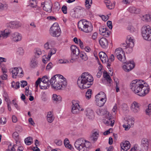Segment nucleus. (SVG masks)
I'll return each mask as SVG.
<instances>
[{
    "label": "nucleus",
    "instance_id": "nucleus-1",
    "mask_svg": "<svg viewBox=\"0 0 151 151\" xmlns=\"http://www.w3.org/2000/svg\"><path fill=\"white\" fill-rule=\"evenodd\" d=\"M130 87L134 93L141 96H145L150 91L148 85L142 80L132 81L130 84Z\"/></svg>",
    "mask_w": 151,
    "mask_h": 151
},
{
    "label": "nucleus",
    "instance_id": "nucleus-2",
    "mask_svg": "<svg viewBox=\"0 0 151 151\" xmlns=\"http://www.w3.org/2000/svg\"><path fill=\"white\" fill-rule=\"evenodd\" d=\"M93 79L91 75L88 72L83 73L77 80V84L81 89H87L93 84Z\"/></svg>",
    "mask_w": 151,
    "mask_h": 151
},
{
    "label": "nucleus",
    "instance_id": "nucleus-3",
    "mask_svg": "<svg viewBox=\"0 0 151 151\" xmlns=\"http://www.w3.org/2000/svg\"><path fill=\"white\" fill-rule=\"evenodd\" d=\"M57 75L53 76L50 80V82L52 88L60 90L65 88L67 82L66 81H61L59 78H56Z\"/></svg>",
    "mask_w": 151,
    "mask_h": 151
},
{
    "label": "nucleus",
    "instance_id": "nucleus-4",
    "mask_svg": "<svg viewBox=\"0 0 151 151\" xmlns=\"http://www.w3.org/2000/svg\"><path fill=\"white\" fill-rule=\"evenodd\" d=\"M91 145L89 142L82 138L77 139L74 144L75 148L79 151H88Z\"/></svg>",
    "mask_w": 151,
    "mask_h": 151
},
{
    "label": "nucleus",
    "instance_id": "nucleus-5",
    "mask_svg": "<svg viewBox=\"0 0 151 151\" xmlns=\"http://www.w3.org/2000/svg\"><path fill=\"white\" fill-rule=\"evenodd\" d=\"M79 29L85 32H91L93 30V26L90 22L85 19H82L79 21L78 24Z\"/></svg>",
    "mask_w": 151,
    "mask_h": 151
},
{
    "label": "nucleus",
    "instance_id": "nucleus-6",
    "mask_svg": "<svg viewBox=\"0 0 151 151\" xmlns=\"http://www.w3.org/2000/svg\"><path fill=\"white\" fill-rule=\"evenodd\" d=\"M142 35L143 38L148 41H151V28L149 25H144L142 28Z\"/></svg>",
    "mask_w": 151,
    "mask_h": 151
},
{
    "label": "nucleus",
    "instance_id": "nucleus-7",
    "mask_svg": "<svg viewBox=\"0 0 151 151\" xmlns=\"http://www.w3.org/2000/svg\"><path fill=\"white\" fill-rule=\"evenodd\" d=\"M50 35L54 37H58L61 34V30L58 24L57 23H54L50 28Z\"/></svg>",
    "mask_w": 151,
    "mask_h": 151
},
{
    "label": "nucleus",
    "instance_id": "nucleus-8",
    "mask_svg": "<svg viewBox=\"0 0 151 151\" xmlns=\"http://www.w3.org/2000/svg\"><path fill=\"white\" fill-rule=\"evenodd\" d=\"M114 55L118 59L123 63H125L126 62V57L122 49L119 48L116 49L115 51Z\"/></svg>",
    "mask_w": 151,
    "mask_h": 151
},
{
    "label": "nucleus",
    "instance_id": "nucleus-9",
    "mask_svg": "<svg viewBox=\"0 0 151 151\" xmlns=\"http://www.w3.org/2000/svg\"><path fill=\"white\" fill-rule=\"evenodd\" d=\"M72 52L71 54V59L70 60V62L73 63L76 59L77 58L78 55H79L80 51L78 48L75 45H72L70 47Z\"/></svg>",
    "mask_w": 151,
    "mask_h": 151
},
{
    "label": "nucleus",
    "instance_id": "nucleus-10",
    "mask_svg": "<svg viewBox=\"0 0 151 151\" xmlns=\"http://www.w3.org/2000/svg\"><path fill=\"white\" fill-rule=\"evenodd\" d=\"M72 105L71 106V112L73 114L78 113L80 111V105L75 101H73L72 102Z\"/></svg>",
    "mask_w": 151,
    "mask_h": 151
},
{
    "label": "nucleus",
    "instance_id": "nucleus-11",
    "mask_svg": "<svg viewBox=\"0 0 151 151\" xmlns=\"http://www.w3.org/2000/svg\"><path fill=\"white\" fill-rule=\"evenodd\" d=\"M11 37V39L15 42L20 41L22 38L21 34L17 32H15L12 33Z\"/></svg>",
    "mask_w": 151,
    "mask_h": 151
},
{
    "label": "nucleus",
    "instance_id": "nucleus-12",
    "mask_svg": "<svg viewBox=\"0 0 151 151\" xmlns=\"http://www.w3.org/2000/svg\"><path fill=\"white\" fill-rule=\"evenodd\" d=\"M133 61H130L129 63H125L126 64L123 66L124 70L127 72H129L135 66V65Z\"/></svg>",
    "mask_w": 151,
    "mask_h": 151
},
{
    "label": "nucleus",
    "instance_id": "nucleus-13",
    "mask_svg": "<svg viewBox=\"0 0 151 151\" xmlns=\"http://www.w3.org/2000/svg\"><path fill=\"white\" fill-rule=\"evenodd\" d=\"M43 5V9L44 10L48 12H50L52 11V4L50 1H45L43 4L42 3V5Z\"/></svg>",
    "mask_w": 151,
    "mask_h": 151
},
{
    "label": "nucleus",
    "instance_id": "nucleus-14",
    "mask_svg": "<svg viewBox=\"0 0 151 151\" xmlns=\"http://www.w3.org/2000/svg\"><path fill=\"white\" fill-rule=\"evenodd\" d=\"M100 34L106 37H108L110 35V32L108 29L104 27H100L99 28Z\"/></svg>",
    "mask_w": 151,
    "mask_h": 151
},
{
    "label": "nucleus",
    "instance_id": "nucleus-15",
    "mask_svg": "<svg viewBox=\"0 0 151 151\" xmlns=\"http://www.w3.org/2000/svg\"><path fill=\"white\" fill-rule=\"evenodd\" d=\"M130 144L128 141L122 142L120 144L121 151H127L130 147Z\"/></svg>",
    "mask_w": 151,
    "mask_h": 151
},
{
    "label": "nucleus",
    "instance_id": "nucleus-16",
    "mask_svg": "<svg viewBox=\"0 0 151 151\" xmlns=\"http://www.w3.org/2000/svg\"><path fill=\"white\" fill-rule=\"evenodd\" d=\"M11 33V31L6 29L5 30L0 32V40L7 38Z\"/></svg>",
    "mask_w": 151,
    "mask_h": 151
},
{
    "label": "nucleus",
    "instance_id": "nucleus-17",
    "mask_svg": "<svg viewBox=\"0 0 151 151\" xmlns=\"http://www.w3.org/2000/svg\"><path fill=\"white\" fill-rule=\"evenodd\" d=\"M99 44L102 48L105 49L107 47L108 42L106 38L104 37L101 38L99 41Z\"/></svg>",
    "mask_w": 151,
    "mask_h": 151
},
{
    "label": "nucleus",
    "instance_id": "nucleus-18",
    "mask_svg": "<svg viewBox=\"0 0 151 151\" xmlns=\"http://www.w3.org/2000/svg\"><path fill=\"white\" fill-rule=\"evenodd\" d=\"M131 109L134 112H137L139 110V104L136 101H134L131 104Z\"/></svg>",
    "mask_w": 151,
    "mask_h": 151
},
{
    "label": "nucleus",
    "instance_id": "nucleus-19",
    "mask_svg": "<svg viewBox=\"0 0 151 151\" xmlns=\"http://www.w3.org/2000/svg\"><path fill=\"white\" fill-rule=\"evenodd\" d=\"M85 113L87 117L90 119H92L94 116L93 111L90 108L86 109L85 111Z\"/></svg>",
    "mask_w": 151,
    "mask_h": 151
},
{
    "label": "nucleus",
    "instance_id": "nucleus-20",
    "mask_svg": "<svg viewBox=\"0 0 151 151\" xmlns=\"http://www.w3.org/2000/svg\"><path fill=\"white\" fill-rule=\"evenodd\" d=\"M148 140L145 138H144L141 140V147L143 148L145 150H147L148 148Z\"/></svg>",
    "mask_w": 151,
    "mask_h": 151
},
{
    "label": "nucleus",
    "instance_id": "nucleus-21",
    "mask_svg": "<svg viewBox=\"0 0 151 151\" xmlns=\"http://www.w3.org/2000/svg\"><path fill=\"white\" fill-rule=\"evenodd\" d=\"M99 55L102 62H106L108 60V58L107 55L105 52H101L99 54Z\"/></svg>",
    "mask_w": 151,
    "mask_h": 151
},
{
    "label": "nucleus",
    "instance_id": "nucleus-22",
    "mask_svg": "<svg viewBox=\"0 0 151 151\" xmlns=\"http://www.w3.org/2000/svg\"><path fill=\"white\" fill-rule=\"evenodd\" d=\"M106 99H96V104L98 106L101 107L103 106L106 101Z\"/></svg>",
    "mask_w": 151,
    "mask_h": 151
},
{
    "label": "nucleus",
    "instance_id": "nucleus-23",
    "mask_svg": "<svg viewBox=\"0 0 151 151\" xmlns=\"http://www.w3.org/2000/svg\"><path fill=\"white\" fill-rule=\"evenodd\" d=\"M52 99L55 103H59L61 101L62 98L60 96L57 95L56 94L52 95Z\"/></svg>",
    "mask_w": 151,
    "mask_h": 151
},
{
    "label": "nucleus",
    "instance_id": "nucleus-24",
    "mask_svg": "<svg viewBox=\"0 0 151 151\" xmlns=\"http://www.w3.org/2000/svg\"><path fill=\"white\" fill-rule=\"evenodd\" d=\"M96 112L99 115H103L106 114L107 111L105 109H101V108H99L97 109Z\"/></svg>",
    "mask_w": 151,
    "mask_h": 151
},
{
    "label": "nucleus",
    "instance_id": "nucleus-25",
    "mask_svg": "<svg viewBox=\"0 0 151 151\" xmlns=\"http://www.w3.org/2000/svg\"><path fill=\"white\" fill-rule=\"evenodd\" d=\"M128 11L131 13L138 14L140 12L139 9H136L135 7L130 6L128 9Z\"/></svg>",
    "mask_w": 151,
    "mask_h": 151
},
{
    "label": "nucleus",
    "instance_id": "nucleus-26",
    "mask_svg": "<svg viewBox=\"0 0 151 151\" xmlns=\"http://www.w3.org/2000/svg\"><path fill=\"white\" fill-rule=\"evenodd\" d=\"M123 49L126 53H131L132 51V47H131L130 46H128V45H126V44H123Z\"/></svg>",
    "mask_w": 151,
    "mask_h": 151
},
{
    "label": "nucleus",
    "instance_id": "nucleus-27",
    "mask_svg": "<svg viewBox=\"0 0 151 151\" xmlns=\"http://www.w3.org/2000/svg\"><path fill=\"white\" fill-rule=\"evenodd\" d=\"M96 99H106V94L103 92H100L96 96Z\"/></svg>",
    "mask_w": 151,
    "mask_h": 151
},
{
    "label": "nucleus",
    "instance_id": "nucleus-28",
    "mask_svg": "<svg viewBox=\"0 0 151 151\" xmlns=\"http://www.w3.org/2000/svg\"><path fill=\"white\" fill-rule=\"evenodd\" d=\"M60 8V6L59 3L56 2L55 3L53 9L54 12H57Z\"/></svg>",
    "mask_w": 151,
    "mask_h": 151
},
{
    "label": "nucleus",
    "instance_id": "nucleus-29",
    "mask_svg": "<svg viewBox=\"0 0 151 151\" xmlns=\"http://www.w3.org/2000/svg\"><path fill=\"white\" fill-rule=\"evenodd\" d=\"M69 142L67 138L65 139L64 141V144L65 147H68L70 150H72L73 149L71 145L69 144Z\"/></svg>",
    "mask_w": 151,
    "mask_h": 151
},
{
    "label": "nucleus",
    "instance_id": "nucleus-30",
    "mask_svg": "<svg viewBox=\"0 0 151 151\" xmlns=\"http://www.w3.org/2000/svg\"><path fill=\"white\" fill-rule=\"evenodd\" d=\"M32 138L31 137H29L25 139L24 142L26 144L29 145L32 143Z\"/></svg>",
    "mask_w": 151,
    "mask_h": 151
},
{
    "label": "nucleus",
    "instance_id": "nucleus-31",
    "mask_svg": "<svg viewBox=\"0 0 151 151\" xmlns=\"http://www.w3.org/2000/svg\"><path fill=\"white\" fill-rule=\"evenodd\" d=\"M40 87L41 89H47L49 86L48 83L41 82L40 85Z\"/></svg>",
    "mask_w": 151,
    "mask_h": 151
},
{
    "label": "nucleus",
    "instance_id": "nucleus-32",
    "mask_svg": "<svg viewBox=\"0 0 151 151\" xmlns=\"http://www.w3.org/2000/svg\"><path fill=\"white\" fill-rule=\"evenodd\" d=\"M17 75L18 76L22 77L24 75L23 71L22 68L20 67L17 68Z\"/></svg>",
    "mask_w": 151,
    "mask_h": 151
},
{
    "label": "nucleus",
    "instance_id": "nucleus-33",
    "mask_svg": "<svg viewBox=\"0 0 151 151\" xmlns=\"http://www.w3.org/2000/svg\"><path fill=\"white\" fill-rule=\"evenodd\" d=\"M80 56L82 60L84 61H86L88 60V57L84 52H81L80 53Z\"/></svg>",
    "mask_w": 151,
    "mask_h": 151
},
{
    "label": "nucleus",
    "instance_id": "nucleus-34",
    "mask_svg": "<svg viewBox=\"0 0 151 151\" xmlns=\"http://www.w3.org/2000/svg\"><path fill=\"white\" fill-rule=\"evenodd\" d=\"M142 19L143 21L145 22H149L151 20L150 16L148 14H146L143 16Z\"/></svg>",
    "mask_w": 151,
    "mask_h": 151
},
{
    "label": "nucleus",
    "instance_id": "nucleus-35",
    "mask_svg": "<svg viewBox=\"0 0 151 151\" xmlns=\"http://www.w3.org/2000/svg\"><path fill=\"white\" fill-rule=\"evenodd\" d=\"M104 3L107 8L109 9H112L114 6L110 5V1L109 0H105Z\"/></svg>",
    "mask_w": 151,
    "mask_h": 151
},
{
    "label": "nucleus",
    "instance_id": "nucleus-36",
    "mask_svg": "<svg viewBox=\"0 0 151 151\" xmlns=\"http://www.w3.org/2000/svg\"><path fill=\"white\" fill-rule=\"evenodd\" d=\"M56 50L55 49H51L48 55V59H50V57L52 55L55 53Z\"/></svg>",
    "mask_w": 151,
    "mask_h": 151
},
{
    "label": "nucleus",
    "instance_id": "nucleus-37",
    "mask_svg": "<svg viewBox=\"0 0 151 151\" xmlns=\"http://www.w3.org/2000/svg\"><path fill=\"white\" fill-rule=\"evenodd\" d=\"M92 94V90L90 89H88L86 94V97L88 99H89L91 98Z\"/></svg>",
    "mask_w": 151,
    "mask_h": 151
},
{
    "label": "nucleus",
    "instance_id": "nucleus-38",
    "mask_svg": "<svg viewBox=\"0 0 151 151\" xmlns=\"http://www.w3.org/2000/svg\"><path fill=\"white\" fill-rule=\"evenodd\" d=\"M92 0H86L85 5L86 7L88 9H89L90 7L91 4H92Z\"/></svg>",
    "mask_w": 151,
    "mask_h": 151
},
{
    "label": "nucleus",
    "instance_id": "nucleus-39",
    "mask_svg": "<svg viewBox=\"0 0 151 151\" xmlns=\"http://www.w3.org/2000/svg\"><path fill=\"white\" fill-rule=\"evenodd\" d=\"M127 45L128 46H130L131 47H133L134 46V42L133 39L128 40L127 42Z\"/></svg>",
    "mask_w": 151,
    "mask_h": 151
},
{
    "label": "nucleus",
    "instance_id": "nucleus-40",
    "mask_svg": "<svg viewBox=\"0 0 151 151\" xmlns=\"http://www.w3.org/2000/svg\"><path fill=\"white\" fill-rule=\"evenodd\" d=\"M146 114L149 116L151 115V104H149L148 108L146 110Z\"/></svg>",
    "mask_w": 151,
    "mask_h": 151
},
{
    "label": "nucleus",
    "instance_id": "nucleus-41",
    "mask_svg": "<svg viewBox=\"0 0 151 151\" xmlns=\"http://www.w3.org/2000/svg\"><path fill=\"white\" fill-rule=\"evenodd\" d=\"M30 6L32 7H35L37 6L36 0H30Z\"/></svg>",
    "mask_w": 151,
    "mask_h": 151
},
{
    "label": "nucleus",
    "instance_id": "nucleus-42",
    "mask_svg": "<svg viewBox=\"0 0 151 151\" xmlns=\"http://www.w3.org/2000/svg\"><path fill=\"white\" fill-rule=\"evenodd\" d=\"M37 64V60L35 58H33L31 61V66L32 68L35 67Z\"/></svg>",
    "mask_w": 151,
    "mask_h": 151
},
{
    "label": "nucleus",
    "instance_id": "nucleus-43",
    "mask_svg": "<svg viewBox=\"0 0 151 151\" xmlns=\"http://www.w3.org/2000/svg\"><path fill=\"white\" fill-rule=\"evenodd\" d=\"M35 54V57L36 58H39L40 55H41L42 54V52L41 50L39 49H37L36 51Z\"/></svg>",
    "mask_w": 151,
    "mask_h": 151
},
{
    "label": "nucleus",
    "instance_id": "nucleus-44",
    "mask_svg": "<svg viewBox=\"0 0 151 151\" xmlns=\"http://www.w3.org/2000/svg\"><path fill=\"white\" fill-rule=\"evenodd\" d=\"M13 137L15 139L16 142H18L19 140V135L17 132H14L13 134Z\"/></svg>",
    "mask_w": 151,
    "mask_h": 151
},
{
    "label": "nucleus",
    "instance_id": "nucleus-45",
    "mask_svg": "<svg viewBox=\"0 0 151 151\" xmlns=\"http://www.w3.org/2000/svg\"><path fill=\"white\" fill-rule=\"evenodd\" d=\"M49 81L48 78L46 76H44L41 79V82L47 83L48 84Z\"/></svg>",
    "mask_w": 151,
    "mask_h": 151
},
{
    "label": "nucleus",
    "instance_id": "nucleus-46",
    "mask_svg": "<svg viewBox=\"0 0 151 151\" xmlns=\"http://www.w3.org/2000/svg\"><path fill=\"white\" fill-rule=\"evenodd\" d=\"M17 67L14 68L11 71L12 74L13 75L12 76V77L13 78H14V76H16L17 75Z\"/></svg>",
    "mask_w": 151,
    "mask_h": 151
},
{
    "label": "nucleus",
    "instance_id": "nucleus-47",
    "mask_svg": "<svg viewBox=\"0 0 151 151\" xmlns=\"http://www.w3.org/2000/svg\"><path fill=\"white\" fill-rule=\"evenodd\" d=\"M134 118H133L128 119L127 121L128 124H129L130 125H133L134 123Z\"/></svg>",
    "mask_w": 151,
    "mask_h": 151
},
{
    "label": "nucleus",
    "instance_id": "nucleus-48",
    "mask_svg": "<svg viewBox=\"0 0 151 151\" xmlns=\"http://www.w3.org/2000/svg\"><path fill=\"white\" fill-rule=\"evenodd\" d=\"M112 117H113L112 116L111 117H110L107 120L110 123V125L111 126H113L114 123V120L113 119L112 120Z\"/></svg>",
    "mask_w": 151,
    "mask_h": 151
},
{
    "label": "nucleus",
    "instance_id": "nucleus-49",
    "mask_svg": "<svg viewBox=\"0 0 151 151\" xmlns=\"http://www.w3.org/2000/svg\"><path fill=\"white\" fill-rule=\"evenodd\" d=\"M127 30L130 32H132L135 31V29L132 26H129L127 28Z\"/></svg>",
    "mask_w": 151,
    "mask_h": 151
},
{
    "label": "nucleus",
    "instance_id": "nucleus-50",
    "mask_svg": "<svg viewBox=\"0 0 151 151\" xmlns=\"http://www.w3.org/2000/svg\"><path fill=\"white\" fill-rule=\"evenodd\" d=\"M15 22H10L8 24V27H9L10 28H14V24Z\"/></svg>",
    "mask_w": 151,
    "mask_h": 151
},
{
    "label": "nucleus",
    "instance_id": "nucleus-51",
    "mask_svg": "<svg viewBox=\"0 0 151 151\" xmlns=\"http://www.w3.org/2000/svg\"><path fill=\"white\" fill-rule=\"evenodd\" d=\"M6 122V119L4 117H1L0 120V122L1 124L3 123V124H5Z\"/></svg>",
    "mask_w": 151,
    "mask_h": 151
},
{
    "label": "nucleus",
    "instance_id": "nucleus-52",
    "mask_svg": "<svg viewBox=\"0 0 151 151\" xmlns=\"http://www.w3.org/2000/svg\"><path fill=\"white\" fill-rule=\"evenodd\" d=\"M107 25L109 29H111L112 28V23L111 21H108L107 22Z\"/></svg>",
    "mask_w": 151,
    "mask_h": 151
},
{
    "label": "nucleus",
    "instance_id": "nucleus-53",
    "mask_svg": "<svg viewBox=\"0 0 151 151\" xmlns=\"http://www.w3.org/2000/svg\"><path fill=\"white\" fill-rule=\"evenodd\" d=\"M17 52L20 55H23L24 53V51L22 48L19 47L18 49Z\"/></svg>",
    "mask_w": 151,
    "mask_h": 151
},
{
    "label": "nucleus",
    "instance_id": "nucleus-54",
    "mask_svg": "<svg viewBox=\"0 0 151 151\" xmlns=\"http://www.w3.org/2000/svg\"><path fill=\"white\" fill-rule=\"evenodd\" d=\"M62 10L64 14H66L67 13V6L65 5H63L62 8Z\"/></svg>",
    "mask_w": 151,
    "mask_h": 151
},
{
    "label": "nucleus",
    "instance_id": "nucleus-55",
    "mask_svg": "<svg viewBox=\"0 0 151 151\" xmlns=\"http://www.w3.org/2000/svg\"><path fill=\"white\" fill-rule=\"evenodd\" d=\"M47 56H48V55H45L44 56H43V58L45 57L46 59H47V60H45L44 58H42V61L43 63H46L47 62H46V61H48L50 60V59H48Z\"/></svg>",
    "mask_w": 151,
    "mask_h": 151
},
{
    "label": "nucleus",
    "instance_id": "nucleus-56",
    "mask_svg": "<svg viewBox=\"0 0 151 151\" xmlns=\"http://www.w3.org/2000/svg\"><path fill=\"white\" fill-rule=\"evenodd\" d=\"M50 45L47 42L45 43L44 45V48L46 50H48L50 49Z\"/></svg>",
    "mask_w": 151,
    "mask_h": 151
},
{
    "label": "nucleus",
    "instance_id": "nucleus-57",
    "mask_svg": "<svg viewBox=\"0 0 151 151\" xmlns=\"http://www.w3.org/2000/svg\"><path fill=\"white\" fill-rule=\"evenodd\" d=\"M21 84L20 85L22 87H24L25 86L27 85V83L26 81H21Z\"/></svg>",
    "mask_w": 151,
    "mask_h": 151
},
{
    "label": "nucleus",
    "instance_id": "nucleus-58",
    "mask_svg": "<svg viewBox=\"0 0 151 151\" xmlns=\"http://www.w3.org/2000/svg\"><path fill=\"white\" fill-rule=\"evenodd\" d=\"M55 143L58 145L60 146L62 144V141L60 140L56 139L55 141Z\"/></svg>",
    "mask_w": 151,
    "mask_h": 151
},
{
    "label": "nucleus",
    "instance_id": "nucleus-59",
    "mask_svg": "<svg viewBox=\"0 0 151 151\" xmlns=\"http://www.w3.org/2000/svg\"><path fill=\"white\" fill-rule=\"evenodd\" d=\"M52 67V64L51 62L49 63L46 67V69L49 70L51 69Z\"/></svg>",
    "mask_w": 151,
    "mask_h": 151
},
{
    "label": "nucleus",
    "instance_id": "nucleus-60",
    "mask_svg": "<svg viewBox=\"0 0 151 151\" xmlns=\"http://www.w3.org/2000/svg\"><path fill=\"white\" fill-rule=\"evenodd\" d=\"M56 75H57V76H56V78H59L61 81H65L66 79L62 76L59 74H57Z\"/></svg>",
    "mask_w": 151,
    "mask_h": 151
},
{
    "label": "nucleus",
    "instance_id": "nucleus-61",
    "mask_svg": "<svg viewBox=\"0 0 151 151\" xmlns=\"http://www.w3.org/2000/svg\"><path fill=\"white\" fill-rule=\"evenodd\" d=\"M54 119V117L53 116L51 117H48L47 118V120L49 122L51 123L53 121Z\"/></svg>",
    "mask_w": 151,
    "mask_h": 151
},
{
    "label": "nucleus",
    "instance_id": "nucleus-62",
    "mask_svg": "<svg viewBox=\"0 0 151 151\" xmlns=\"http://www.w3.org/2000/svg\"><path fill=\"white\" fill-rule=\"evenodd\" d=\"M104 78H105L106 80L110 83L112 81V80L109 75H108L107 76H105Z\"/></svg>",
    "mask_w": 151,
    "mask_h": 151
},
{
    "label": "nucleus",
    "instance_id": "nucleus-63",
    "mask_svg": "<svg viewBox=\"0 0 151 151\" xmlns=\"http://www.w3.org/2000/svg\"><path fill=\"white\" fill-rule=\"evenodd\" d=\"M104 78H105L106 80L110 83L112 81V80L109 75H108L107 76H105Z\"/></svg>",
    "mask_w": 151,
    "mask_h": 151
},
{
    "label": "nucleus",
    "instance_id": "nucleus-64",
    "mask_svg": "<svg viewBox=\"0 0 151 151\" xmlns=\"http://www.w3.org/2000/svg\"><path fill=\"white\" fill-rule=\"evenodd\" d=\"M101 18L103 21H106L108 19L109 16L108 15H107L106 16L104 15H102L101 16Z\"/></svg>",
    "mask_w": 151,
    "mask_h": 151
}]
</instances>
